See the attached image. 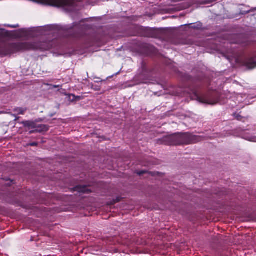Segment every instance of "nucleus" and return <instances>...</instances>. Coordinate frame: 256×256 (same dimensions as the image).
I'll use <instances>...</instances> for the list:
<instances>
[{"label":"nucleus","mask_w":256,"mask_h":256,"mask_svg":"<svg viewBox=\"0 0 256 256\" xmlns=\"http://www.w3.org/2000/svg\"><path fill=\"white\" fill-rule=\"evenodd\" d=\"M36 132L35 130H32L30 132V134H32L33 132Z\"/></svg>","instance_id":"25"},{"label":"nucleus","mask_w":256,"mask_h":256,"mask_svg":"<svg viewBox=\"0 0 256 256\" xmlns=\"http://www.w3.org/2000/svg\"><path fill=\"white\" fill-rule=\"evenodd\" d=\"M70 96H72V97L73 98V99L72 100H74V98H75L74 95L72 94V95L70 96Z\"/></svg>","instance_id":"24"},{"label":"nucleus","mask_w":256,"mask_h":256,"mask_svg":"<svg viewBox=\"0 0 256 256\" xmlns=\"http://www.w3.org/2000/svg\"><path fill=\"white\" fill-rule=\"evenodd\" d=\"M244 65L248 70L256 68V62L252 58H246L243 62Z\"/></svg>","instance_id":"7"},{"label":"nucleus","mask_w":256,"mask_h":256,"mask_svg":"<svg viewBox=\"0 0 256 256\" xmlns=\"http://www.w3.org/2000/svg\"><path fill=\"white\" fill-rule=\"evenodd\" d=\"M194 99L202 103L213 105L218 102L217 98H216L214 94L200 96L196 92H194Z\"/></svg>","instance_id":"4"},{"label":"nucleus","mask_w":256,"mask_h":256,"mask_svg":"<svg viewBox=\"0 0 256 256\" xmlns=\"http://www.w3.org/2000/svg\"><path fill=\"white\" fill-rule=\"evenodd\" d=\"M230 42L232 44H242L244 46L248 44V41L247 38L244 34H235L232 36Z\"/></svg>","instance_id":"5"},{"label":"nucleus","mask_w":256,"mask_h":256,"mask_svg":"<svg viewBox=\"0 0 256 256\" xmlns=\"http://www.w3.org/2000/svg\"><path fill=\"white\" fill-rule=\"evenodd\" d=\"M121 198L120 197L116 198V199H114L112 201L108 202L109 205H113L116 202H120Z\"/></svg>","instance_id":"14"},{"label":"nucleus","mask_w":256,"mask_h":256,"mask_svg":"<svg viewBox=\"0 0 256 256\" xmlns=\"http://www.w3.org/2000/svg\"><path fill=\"white\" fill-rule=\"evenodd\" d=\"M140 48L142 49V52L146 54L156 53V48L148 44H142L140 45Z\"/></svg>","instance_id":"6"},{"label":"nucleus","mask_w":256,"mask_h":256,"mask_svg":"<svg viewBox=\"0 0 256 256\" xmlns=\"http://www.w3.org/2000/svg\"><path fill=\"white\" fill-rule=\"evenodd\" d=\"M59 87H60L59 85H58V86L54 85V86H53V88H59Z\"/></svg>","instance_id":"23"},{"label":"nucleus","mask_w":256,"mask_h":256,"mask_svg":"<svg viewBox=\"0 0 256 256\" xmlns=\"http://www.w3.org/2000/svg\"><path fill=\"white\" fill-rule=\"evenodd\" d=\"M23 36V34H18V36Z\"/></svg>","instance_id":"27"},{"label":"nucleus","mask_w":256,"mask_h":256,"mask_svg":"<svg viewBox=\"0 0 256 256\" xmlns=\"http://www.w3.org/2000/svg\"><path fill=\"white\" fill-rule=\"evenodd\" d=\"M8 27L11 28H17L19 27L18 24H16V25H7L6 26Z\"/></svg>","instance_id":"16"},{"label":"nucleus","mask_w":256,"mask_h":256,"mask_svg":"<svg viewBox=\"0 0 256 256\" xmlns=\"http://www.w3.org/2000/svg\"><path fill=\"white\" fill-rule=\"evenodd\" d=\"M20 31L24 32V29H22V30H20Z\"/></svg>","instance_id":"26"},{"label":"nucleus","mask_w":256,"mask_h":256,"mask_svg":"<svg viewBox=\"0 0 256 256\" xmlns=\"http://www.w3.org/2000/svg\"><path fill=\"white\" fill-rule=\"evenodd\" d=\"M202 136H196L188 132L176 133L167 136L159 140L160 144L166 145H181L195 144L204 140Z\"/></svg>","instance_id":"1"},{"label":"nucleus","mask_w":256,"mask_h":256,"mask_svg":"<svg viewBox=\"0 0 256 256\" xmlns=\"http://www.w3.org/2000/svg\"><path fill=\"white\" fill-rule=\"evenodd\" d=\"M42 2L48 5L58 7H68L72 8L74 5V0H42Z\"/></svg>","instance_id":"3"},{"label":"nucleus","mask_w":256,"mask_h":256,"mask_svg":"<svg viewBox=\"0 0 256 256\" xmlns=\"http://www.w3.org/2000/svg\"><path fill=\"white\" fill-rule=\"evenodd\" d=\"M12 116H14V117H16L15 120H18L19 118H18H18L16 117V114H12Z\"/></svg>","instance_id":"22"},{"label":"nucleus","mask_w":256,"mask_h":256,"mask_svg":"<svg viewBox=\"0 0 256 256\" xmlns=\"http://www.w3.org/2000/svg\"><path fill=\"white\" fill-rule=\"evenodd\" d=\"M30 45L27 42L13 43L0 46V56H6L20 50L30 49Z\"/></svg>","instance_id":"2"},{"label":"nucleus","mask_w":256,"mask_h":256,"mask_svg":"<svg viewBox=\"0 0 256 256\" xmlns=\"http://www.w3.org/2000/svg\"><path fill=\"white\" fill-rule=\"evenodd\" d=\"M244 139L253 142H256V136H245L244 138Z\"/></svg>","instance_id":"15"},{"label":"nucleus","mask_w":256,"mask_h":256,"mask_svg":"<svg viewBox=\"0 0 256 256\" xmlns=\"http://www.w3.org/2000/svg\"><path fill=\"white\" fill-rule=\"evenodd\" d=\"M191 28L194 29L200 30L202 28V24L200 22H197L191 26Z\"/></svg>","instance_id":"12"},{"label":"nucleus","mask_w":256,"mask_h":256,"mask_svg":"<svg viewBox=\"0 0 256 256\" xmlns=\"http://www.w3.org/2000/svg\"><path fill=\"white\" fill-rule=\"evenodd\" d=\"M30 146H37V143L36 142L31 143L30 144Z\"/></svg>","instance_id":"20"},{"label":"nucleus","mask_w":256,"mask_h":256,"mask_svg":"<svg viewBox=\"0 0 256 256\" xmlns=\"http://www.w3.org/2000/svg\"><path fill=\"white\" fill-rule=\"evenodd\" d=\"M53 116H54V114H50V117H52Z\"/></svg>","instance_id":"28"},{"label":"nucleus","mask_w":256,"mask_h":256,"mask_svg":"<svg viewBox=\"0 0 256 256\" xmlns=\"http://www.w3.org/2000/svg\"><path fill=\"white\" fill-rule=\"evenodd\" d=\"M36 129L35 130L36 132H46L48 130V126L44 124H36Z\"/></svg>","instance_id":"10"},{"label":"nucleus","mask_w":256,"mask_h":256,"mask_svg":"<svg viewBox=\"0 0 256 256\" xmlns=\"http://www.w3.org/2000/svg\"><path fill=\"white\" fill-rule=\"evenodd\" d=\"M26 109L22 108H16L14 109V112H18V114H24L26 112Z\"/></svg>","instance_id":"13"},{"label":"nucleus","mask_w":256,"mask_h":256,"mask_svg":"<svg viewBox=\"0 0 256 256\" xmlns=\"http://www.w3.org/2000/svg\"><path fill=\"white\" fill-rule=\"evenodd\" d=\"M145 172H146L145 171L142 170V171H140V172H138V174L140 176H141V175H142L143 174H144Z\"/></svg>","instance_id":"19"},{"label":"nucleus","mask_w":256,"mask_h":256,"mask_svg":"<svg viewBox=\"0 0 256 256\" xmlns=\"http://www.w3.org/2000/svg\"><path fill=\"white\" fill-rule=\"evenodd\" d=\"M22 124L24 127H28L31 128H35L36 127V124L34 121L26 120L22 122Z\"/></svg>","instance_id":"9"},{"label":"nucleus","mask_w":256,"mask_h":256,"mask_svg":"<svg viewBox=\"0 0 256 256\" xmlns=\"http://www.w3.org/2000/svg\"><path fill=\"white\" fill-rule=\"evenodd\" d=\"M10 36L11 34L10 32L3 28H0V37L8 38Z\"/></svg>","instance_id":"11"},{"label":"nucleus","mask_w":256,"mask_h":256,"mask_svg":"<svg viewBox=\"0 0 256 256\" xmlns=\"http://www.w3.org/2000/svg\"><path fill=\"white\" fill-rule=\"evenodd\" d=\"M74 190L82 193L88 194L91 192L90 190L86 186H77L74 187Z\"/></svg>","instance_id":"8"},{"label":"nucleus","mask_w":256,"mask_h":256,"mask_svg":"<svg viewBox=\"0 0 256 256\" xmlns=\"http://www.w3.org/2000/svg\"><path fill=\"white\" fill-rule=\"evenodd\" d=\"M236 118L238 120H241L242 116L240 114H236Z\"/></svg>","instance_id":"18"},{"label":"nucleus","mask_w":256,"mask_h":256,"mask_svg":"<svg viewBox=\"0 0 256 256\" xmlns=\"http://www.w3.org/2000/svg\"><path fill=\"white\" fill-rule=\"evenodd\" d=\"M236 130H238V132H242L244 130H242L241 128H238L236 129Z\"/></svg>","instance_id":"21"},{"label":"nucleus","mask_w":256,"mask_h":256,"mask_svg":"<svg viewBox=\"0 0 256 256\" xmlns=\"http://www.w3.org/2000/svg\"><path fill=\"white\" fill-rule=\"evenodd\" d=\"M42 120H43L42 118H39L36 119L34 120V122H36V123L42 122Z\"/></svg>","instance_id":"17"}]
</instances>
